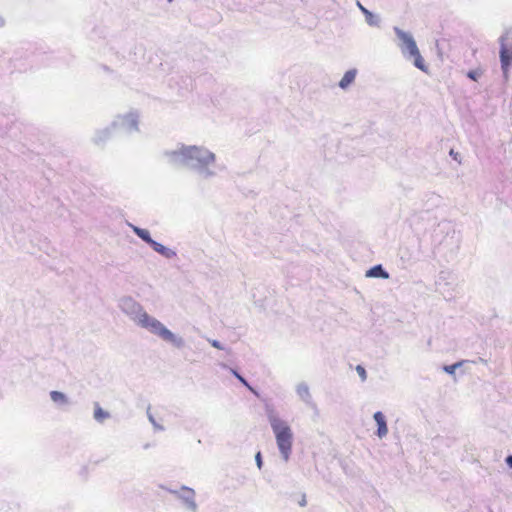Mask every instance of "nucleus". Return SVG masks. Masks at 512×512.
I'll return each mask as SVG.
<instances>
[{"instance_id":"13","label":"nucleus","mask_w":512,"mask_h":512,"mask_svg":"<svg viewBox=\"0 0 512 512\" xmlns=\"http://www.w3.org/2000/svg\"><path fill=\"white\" fill-rule=\"evenodd\" d=\"M151 245H152V247L154 248L155 251L160 252L162 254L164 253L165 247L163 245H161V244H159V243H157L155 241H152Z\"/></svg>"},{"instance_id":"9","label":"nucleus","mask_w":512,"mask_h":512,"mask_svg":"<svg viewBox=\"0 0 512 512\" xmlns=\"http://www.w3.org/2000/svg\"><path fill=\"white\" fill-rule=\"evenodd\" d=\"M108 417H109V413L104 411L99 405H96L95 410H94V418L98 422H103Z\"/></svg>"},{"instance_id":"18","label":"nucleus","mask_w":512,"mask_h":512,"mask_svg":"<svg viewBox=\"0 0 512 512\" xmlns=\"http://www.w3.org/2000/svg\"><path fill=\"white\" fill-rule=\"evenodd\" d=\"M455 367H456L455 365L450 366V367H445V370H446L447 372H449V373H452Z\"/></svg>"},{"instance_id":"1","label":"nucleus","mask_w":512,"mask_h":512,"mask_svg":"<svg viewBox=\"0 0 512 512\" xmlns=\"http://www.w3.org/2000/svg\"><path fill=\"white\" fill-rule=\"evenodd\" d=\"M271 427L275 434L278 448L284 460L287 461L292 449L293 434L291 428L287 423L277 418L271 420Z\"/></svg>"},{"instance_id":"3","label":"nucleus","mask_w":512,"mask_h":512,"mask_svg":"<svg viewBox=\"0 0 512 512\" xmlns=\"http://www.w3.org/2000/svg\"><path fill=\"white\" fill-rule=\"evenodd\" d=\"M141 326L149 329L152 333L160 336L163 340L168 342H175L176 338L174 334L168 330L161 322L157 319L149 316L148 314L141 315L139 319Z\"/></svg>"},{"instance_id":"11","label":"nucleus","mask_w":512,"mask_h":512,"mask_svg":"<svg viewBox=\"0 0 512 512\" xmlns=\"http://www.w3.org/2000/svg\"><path fill=\"white\" fill-rule=\"evenodd\" d=\"M50 396H51V399H52L54 402H61V403L66 402V396H65L62 392H59V391H52V392L50 393Z\"/></svg>"},{"instance_id":"4","label":"nucleus","mask_w":512,"mask_h":512,"mask_svg":"<svg viewBox=\"0 0 512 512\" xmlns=\"http://www.w3.org/2000/svg\"><path fill=\"white\" fill-rule=\"evenodd\" d=\"M500 61L505 78H508V70L512 64V38L504 35L500 38Z\"/></svg>"},{"instance_id":"24","label":"nucleus","mask_w":512,"mask_h":512,"mask_svg":"<svg viewBox=\"0 0 512 512\" xmlns=\"http://www.w3.org/2000/svg\"><path fill=\"white\" fill-rule=\"evenodd\" d=\"M3 24V21L0 20V25Z\"/></svg>"},{"instance_id":"22","label":"nucleus","mask_w":512,"mask_h":512,"mask_svg":"<svg viewBox=\"0 0 512 512\" xmlns=\"http://www.w3.org/2000/svg\"><path fill=\"white\" fill-rule=\"evenodd\" d=\"M450 154L456 156V153H453V150L450 151Z\"/></svg>"},{"instance_id":"5","label":"nucleus","mask_w":512,"mask_h":512,"mask_svg":"<svg viewBox=\"0 0 512 512\" xmlns=\"http://www.w3.org/2000/svg\"><path fill=\"white\" fill-rule=\"evenodd\" d=\"M187 155L191 159H196L202 164H208L214 161V155L204 149L191 147L187 151Z\"/></svg>"},{"instance_id":"20","label":"nucleus","mask_w":512,"mask_h":512,"mask_svg":"<svg viewBox=\"0 0 512 512\" xmlns=\"http://www.w3.org/2000/svg\"><path fill=\"white\" fill-rule=\"evenodd\" d=\"M300 505H301V506H305V505H306V498H305V496H303V497H302V500H301V502H300Z\"/></svg>"},{"instance_id":"7","label":"nucleus","mask_w":512,"mask_h":512,"mask_svg":"<svg viewBox=\"0 0 512 512\" xmlns=\"http://www.w3.org/2000/svg\"><path fill=\"white\" fill-rule=\"evenodd\" d=\"M355 77H356V70H355V69L348 70V71L344 74V76L342 77V79L340 80V82H339V86H340L342 89L347 88L351 83H353V82H354Z\"/></svg>"},{"instance_id":"23","label":"nucleus","mask_w":512,"mask_h":512,"mask_svg":"<svg viewBox=\"0 0 512 512\" xmlns=\"http://www.w3.org/2000/svg\"><path fill=\"white\" fill-rule=\"evenodd\" d=\"M450 154L456 156V153H453V150L450 151Z\"/></svg>"},{"instance_id":"17","label":"nucleus","mask_w":512,"mask_h":512,"mask_svg":"<svg viewBox=\"0 0 512 512\" xmlns=\"http://www.w3.org/2000/svg\"><path fill=\"white\" fill-rule=\"evenodd\" d=\"M506 463L512 468V455L506 458Z\"/></svg>"},{"instance_id":"12","label":"nucleus","mask_w":512,"mask_h":512,"mask_svg":"<svg viewBox=\"0 0 512 512\" xmlns=\"http://www.w3.org/2000/svg\"><path fill=\"white\" fill-rule=\"evenodd\" d=\"M356 371L363 381L366 380L367 374H366V370L364 369V367H362L361 365H358L356 367Z\"/></svg>"},{"instance_id":"21","label":"nucleus","mask_w":512,"mask_h":512,"mask_svg":"<svg viewBox=\"0 0 512 512\" xmlns=\"http://www.w3.org/2000/svg\"><path fill=\"white\" fill-rule=\"evenodd\" d=\"M212 345H213L214 347L218 348V349H220V348H221V347H220V345H219V343H218L217 341H213V342H212Z\"/></svg>"},{"instance_id":"15","label":"nucleus","mask_w":512,"mask_h":512,"mask_svg":"<svg viewBox=\"0 0 512 512\" xmlns=\"http://www.w3.org/2000/svg\"><path fill=\"white\" fill-rule=\"evenodd\" d=\"M477 76H478V73H477L476 71H470V72L468 73V77H469L470 79L474 80V81H476V80H477Z\"/></svg>"},{"instance_id":"16","label":"nucleus","mask_w":512,"mask_h":512,"mask_svg":"<svg viewBox=\"0 0 512 512\" xmlns=\"http://www.w3.org/2000/svg\"><path fill=\"white\" fill-rule=\"evenodd\" d=\"M255 458H256V462H257L258 467H259V468H261V466H262L261 453H260V452H258V453L256 454V457H255Z\"/></svg>"},{"instance_id":"19","label":"nucleus","mask_w":512,"mask_h":512,"mask_svg":"<svg viewBox=\"0 0 512 512\" xmlns=\"http://www.w3.org/2000/svg\"><path fill=\"white\" fill-rule=\"evenodd\" d=\"M360 8H361L362 12H364L366 15L371 16V13L367 9H365L363 6L360 5Z\"/></svg>"},{"instance_id":"8","label":"nucleus","mask_w":512,"mask_h":512,"mask_svg":"<svg viewBox=\"0 0 512 512\" xmlns=\"http://www.w3.org/2000/svg\"><path fill=\"white\" fill-rule=\"evenodd\" d=\"M366 276L368 277H381V278H388L389 275L386 271L383 270L381 265H377L372 267L367 273Z\"/></svg>"},{"instance_id":"6","label":"nucleus","mask_w":512,"mask_h":512,"mask_svg":"<svg viewBox=\"0 0 512 512\" xmlns=\"http://www.w3.org/2000/svg\"><path fill=\"white\" fill-rule=\"evenodd\" d=\"M374 420L377 423V436L383 438L388 434V427L386 424L385 416L382 412L378 411L374 414Z\"/></svg>"},{"instance_id":"10","label":"nucleus","mask_w":512,"mask_h":512,"mask_svg":"<svg viewBox=\"0 0 512 512\" xmlns=\"http://www.w3.org/2000/svg\"><path fill=\"white\" fill-rule=\"evenodd\" d=\"M135 232L136 234L141 238L143 239L144 241H146L147 243L151 244V242L153 241L151 238H150V234L147 230L145 229H140V228H135Z\"/></svg>"},{"instance_id":"14","label":"nucleus","mask_w":512,"mask_h":512,"mask_svg":"<svg viewBox=\"0 0 512 512\" xmlns=\"http://www.w3.org/2000/svg\"><path fill=\"white\" fill-rule=\"evenodd\" d=\"M235 376L239 379L241 383H243L246 387H248L251 391H253L252 387L247 383V381L239 375L237 372H234Z\"/></svg>"},{"instance_id":"2","label":"nucleus","mask_w":512,"mask_h":512,"mask_svg":"<svg viewBox=\"0 0 512 512\" xmlns=\"http://www.w3.org/2000/svg\"><path fill=\"white\" fill-rule=\"evenodd\" d=\"M395 31H396L398 38L402 42L401 49H402L403 53H408V55L411 58H413L414 65L418 69H420L423 72H427V66L424 62V59L422 58V56L420 54V51H419L417 44H416L415 40L413 39V37L410 34L404 32L400 29H396Z\"/></svg>"}]
</instances>
